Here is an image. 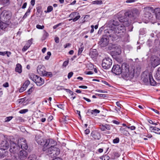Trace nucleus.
I'll return each mask as SVG.
<instances>
[{"label": "nucleus", "instance_id": "3c124183", "mask_svg": "<svg viewBox=\"0 0 160 160\" xmlns=\"http://www.w3.org/2000/svg\"><path fill=\"white\" fill-rule=\"evenodd\" d=\"M73 75V72H69L68 74V79H70L71 78Z\"/></svg>", "mask_w": 160, "mask_h": 160}, {"label": "nucleus", "instance_id": "f257e3e1", "mask_svg": "<svg viewBox=\"0 0 160 160\" xmlns=\"http://www.w3.org/2000/svg\"><path fill=\"white\" fill-rule=\"evenodd\" d=\"M126 29L124 25L120 24L117 21H113L112 24L109 26V29L105 31L106 36H103L99 43L101 46L104 47L108 44L109 37L113 41L122 38L125 34Z\"/></svg>", "mask_w": 160, "mask_h": 160}, {"label": "nucleus", "instance_id": "4c0bfd02", "mask_svg": "<svg viewBox=\"0 0 160 160\" xmlns=\"http://www.w3.org/2000/svg\"><path fill=\"white\" fill-rule=\"evenodd\" d=\"M51 55V52H47V55L45 57V59L47 60H48Z\"/></svg>", "mask_w": 160, "mask_h": 160}, {"label": "nucleus", "instance_id": "4d7b16f0", "mask_svg": "<svg viewBox=\"0 0 160 160\" xmlns=\"http://www.w3.org/2000/svg\"><path fill=\"white\" fill-rule=\"evenodd\" d=\"M112 122L113 123L117 125H119L120 124V122H119L115 120H113L112 121Z\"/></svg>", "mask_w": 160, "mask_h": 160}, {"label": "nucleus", "instance_id": "a18cd8bd", "mask_svg": "<svg viewBox=\"0 0 160 160\" xmlns=\"http://www.w3.org/2000/svg\"><path fill=\"white\" fill-rule=\"evenodd\" d=\"M29 47H28V46L25 45L22 49V52H25L26 51Z\"/></svg>", "mask_w": 160, "mask_h": 160}, {"label": "nucleus", "instance_id": "8fccbe9b", "mask_svg": "<svg viewBox=\"0 0 160 160\" xmlns=\"http://www.w3.org/2000/svg\"><path fill=\"white\" fill-rule=\"evenodd\" d=\"M96 95L100 97H106V95L105 94H96Z\"/></svg>", "mask_w": 160, "mask_h": 160}, {"label": "nucleus", "instance_id": "aec40b11", "mask_svg": "<svg viewBox=\"0 0 160 160\" xmlns=\"http://www.w3.org/2000/svg\"><path fill=\"white\" fill-rule=\"evenodd\" d=\"M91 136L95 139L99 140L101 137L100 133L96 131H93L91 133Z\"/></svg>", "mask_w": 160, "mask_h": 160}, {"label": "nucleus", "instance_id": "2f4dec72", "mask_svg": "<svg viewBox=\"0 0 160 160\" xmlns=\"http://www.w3.org/2000/svg\"><path fill=\"white\" fill-rule=\"evenodd\" d=\"M31 10V8L29 7L28 9L24 15L23 18H26L27 17V16L28 15V14L30 12Z\"/></svg>", "mask_w": 160, "mask_h": 160}, {"label": "nucleus", "instance_id": "4468645a", "mask_svg": "<svg viewBox=\"0 0 160 160\" xmlns=\"http://www.w3.org/2000/svg\"><path fill=\"white\" fill-rule=\"evenodd\" d=\"M144 9L145 10V17L150 20H152V15L151 13L148 11L151 10V11H152L153 10V8L151 7H148L145 8Z\"/></svg>", "mask_w": 160, "mask_h": 160}, {"label": "nucleus", "instance_id": "9d476101", "mask_svg": "<svg viewBox=\"0 0 160 160\" xmlns=\"http://www.w3.org/2000/svg\"><path fill=\"white\" fill-rule=\"evenodd\" d=\"M11 141L10 138H7L4 140L1 143V147L5 150L8 149L10 146Z\"/></svg>", "mask_w": 160, "mask_h": 160}, {"label": "nucleus", "instance_id": "a878e982", "mask_svg": "<svg viewBox=\"0 0 160 160\" xmlns=\"http://www.w3.org/2000/svg\"><path fill=\"white\" fill-rule=\"evenodd\" d=\"M15 71L19 73H21L22 72V67L20 64L18 63L16 65V66L15 68Z\"/></svg>", "mask_w": 160, "mask_h": 160}, {"label": "nucleus", "instance_id": "13d9d810", "mask_svg": "<svg viewBox=\"0 0 160 160\" xmlns=\"http://www.w3.org/2000/svg\"><path fill=\"white\" fill-rule=\"evenodd\" d=\"M3 86L5 88L8 87H9V84L8 82H6L3 84Z\"/></svg>", "mask_w": 160, "mask_h": 160}, {"label": "nucleus", "instance_id": "c9c22d12", "mask_svg": "<svg viewBox=\"0 0 160 160\" xmlns=\"http://www.w3.org/2000/svg\"><path fill=\"white\" fill-rule=\"evenodd\" d=\"M32 38L30 40H29L27 42L26 45L27 46H28V47H30V46L32 44Z\"/></svg>", "mask_w": 160, "mask_h": 160}, {"label": "nucleus", "instance_id": "20e7f679", "mask_svg": "<svg viewBox=\"0 0 160 160\" xmlns=\"http://www.w3.org/2000/svg\"><path fill=\"white\" fill-rule=\"evenodd\" d=\"M143 75L144 78L143 80L146 84L149 81L151 85L155 86L157 85V82L153 78L152 72H145L143 74Z\"/></svg>", "mask_w": 160, "mask_h": 160}, {"label": "nucleus", "instance_id": "72a5a7b5", "mask_svg": "<svg viewBox=\"0 0 160 160\" xmlns=\"http://www.w3.org/2000/svg\"><path fill=\"white\" fill-rule=\"evenodd\" d=\"M100 112V111L97 109H95L91 111V113L92 114H98Z\"/></svg>", "mask_w": 160, "mask_h": 160}, {"label": "nucleus", "instance_id": "603ef678", "mask_svg": "<svg viewBox=\"0 0 160 160\" xmlns=\"http://www.w3.org/2000/svg\"><path fill=\"white\" fill-rule=\"evenodd\" d=\"M57 106L58 108L62 109H64V105L63 104L57 105Z\"/></svg>", "mask_w": 160, "mask_h": 160}, {"label": "nucleus", "instance_id": "423d86ee", "mask_svg": "<svg viewBox=\"0 0 160 160\" xmlns=\"http://www.w3.org/2000/svg\"><path fill=\"white\" fill-rule=\"evenodd\" d=\"M37 71L40 75L44 76L51 77L52 74L51 72H47L45 70V67L42 65H39L37 68Z\"/></svg>", "mask_w": 160, "mask_h": 160}, {"label": "nucleus", "instance_id": "9b49d317", "mask_svg": "<svg viewBox=\"0 0 160 160\" xmlns=\"http://www.w3.org/2000/svg\"><path fill=\"white\" fill-rule=\"evenodd\" d=\"M112 72L117 75L121 74L122 72V65L121 66L120 65L118 64L114 65L112 68Z\"/></svg>", "mask_w": 160, "mask_h": 160}, {"label": "nucleus", "instance_id": "774afa93", "mask_svg": "<svg viewBox=\"0 0 160 160\" xmlns=\"http://www.w3.org/2000/svg\"><path fill=\"white\" fill-rule=\"evenodd\" d=\"M27 5V2H25L23 5L22 6V9H24L26 8Z\"/></svg>", "mask_w": 160, "mask_h": 160}, {"label": "nucleus", "instance_id": "cd10ccee", "mask_svg": "<svg viewBox=\"0 0 160 160\" xmlns=\"http://www.w3.org/2000/svg\"><path fill=\"white\" fill-rule=\"evenodd\" d=\"M37 157L34 154L30 155L28 159V160H36Z\"/></svg>", "mask_w": 160, "mask_h": 160}, {"label": "nucleus", "instance_id": "c85d7f7f", "mask_svg": "<svg viewBox=\"0 0 160 160\" xmlns=\"http://www.w3.org/2000/svg\"><path fill=\"white\" fill-rule=\"evenodd\" d=\"M121 53V50L120 49V48H118L117 49V51H114L112 52V53H113V54H114L115 55H119Z\"/></svg>", "mask_w": 160, "mask_h": 160}, {"label": "nucleus", "instance_id": "6e6552de", "mask_svg": "<svg viewBox=\"0 0 160 160\" xmlns=\"http://www.w3.org/2000/svg\"><path fill=\"white\" fill-rule=\"evenodd\" d=\"M112 64V61L111 59L109 57H107L104 59L102 63V68L106 69L109 68Z\"/></svg>", "mask_w": 160, "mask_h": 160}, {"label": "nucleus", "instance_id": "39448f33", "mask_svg": "<svg viewBox=\"0 0 160 160\" xmlns=\"http://www.w3.org/2000/svg\"><path fill=\"white\" fill-rule=\"evenodd\" d=\"M12 13L9 11L4 10L0 15V19L1 21L7 22L10 19Z\"/></svg>", "mask_w": 160, "mask_h": 160}, {"label": "nucleus", "instance_id": "e2e57ef3", "mask_svg": "<svg viewBox=\"0 0 160 160\" xmlns=\"http://www.w3.org/2000/svg\"><path fill=\"white\" fill-rule=\"evenodd\" d=\"M109 158L108 156L106 155V156H104L103 157L102 160H103V158L104 159L103 160H108L109 159Z\"/></svg>", "mask_w": 160, "mask_h": 160}, {"label": "nucleus", "instance_id": "052dcab7", "mask_svg": "<svg viewBox=\"0 0 160 160\" xmlns=\"http://www.w3.org/2000/svg\"><path fill=\"white\" fill-rule=\"evenodd\" d=\"M68 63V61H65L64 62L63 64V66L64 67L66 66Z\"/></svg>", "mask_w": 160, "mask_h": 160}, {"label": "nucleus", "instance_id": "6e6d98bb", "mask_svg": "<svg viewBox=\"0 0 160 160\" xmlns=\"http://www.w3.org/2000/svg\"><path fill=\"white\" fill-rule=\"evenodd\" d=\"M148 121L149 122L150 124H152L153 125H158L157 123L153 122L152 120H149Z\"/></svg>", "mask_w": 160, "mask_h": 160}, {"label": "nucleus", "instance_id": "6ab92c4d", "mask_svg": "<svg viewBox=\"0 0 160 160\" xmlns=\"http://www.w3.org/2000/svg\"><path fill=\"white\" fill-rule=\"evenodd\" d=\"M139 12L138 10L136 9H133L131 12L128 13V17H132L133 19L135 18L139 15Z\"/></svg>", "mask_w": 160, "mask_h": 160}, {"label": "nucleus", "instance_id": "ea45409f", "mask_svg": "<svg viewBox=\"0 0 160 160\" xmlns=\"http://www.w3.org/2000/svg\"><path fill=\"white\" fill-rule=\"evenodd\" d=\"M119 138H116L113 140V142L114 143H117L119 142Z\"/></svg>", "mask_w": 160, "mask_h": 160}, {"label": "nucleus", "instance_id": "412c9836", "mask_svg": "<svg viewBox=\"0 0 160 160\" xmlns=\"http://www.w3.org/2000/svg\"><path fill=\"white\" fill-rule=\"evenodd\" d=\"M10 0H0V5L3 7H6L9 6L10 4Z\"/></svg>", "mask_w": 160, "mask_h": 160}, {"label": "nucleus", "instance_id": "c756f323", "mask_svg": "<svg viewBox=\"0 0 160 160\" xmlns=\"http://www.w3.org/2000/svg\"><path fill=\"white\" fill-rule=\"evenodd\" d=\"M48 33L45 30L43 31V34L42 37V38L43 39H45L48 36Z\"/></svg>", "mask_w": 160, "mask_h": 160}, {"label": "nucleus", "instance_id": "49530a36", "mask_svg": "<svg viewBox=\"0 0 160 160\" xmlns=\"http://www.w3.org/2000/svg\"><path fill=\"white\" fill-rule=\"evenodd\" d=\"M13 118V117L12 116L7 117L5 118V121L6 122H9L10 120H11Z\"/></svg>", "mask_w": 160, "mask_h": 160}, {"label": "nucleus", "instance_id": "c03bdc74", "mask_svg": "<svg viewBox=\"0 0 160 160\" xmlns=\"http://www.w3.org/2000/svg\"><path fill=\"white\" fill-rule=\"evenodd\" d=\"M8 53H9V54H11V52H0V55L4 56Z\"/></svg>", "mask_w": 160, "mask_h": 160}, {"label": "nucleus", "instance_id": "bb28decb", "mask_svg": "<svg viewBox=\"0 0 160 160\" xmlns=\"http://www.w3.org/2000/svg\"><path fill=\"white\" fill-rule=\"evenodd\" d=\"M154 77L156 80L160 81V67L158 68Z\"/></svg>", "mask_w": 160, "mask_h": 160}, {"label": "nucleus", "instance_id": "7ed1b4c3", "mask_svg": "<svg viewBox=\"0 0 160 160\" xmlns=\"http://www.w3.org/2000/svg\"><path fill=\"white\" fill-rule=\"evenodd\" d=\"M43 150L52 158L56 157L60 153L59 149L55 147H51L47 149L43 148Z\"/></svg>", "mask_w": 160, "mask_h": 160}, {"label": "nucleus", "instance_id": "f8f14e48", "mask_svg": "<svg viewBox=\"0 0 160 160\" xmlns=\"http://www.w3.org/2000/svg\"><path fill=\"white\" fill-rule=\"evenodd\" d=\"M10 144V152L13 153H16L18 152L19 149L18 145H17L16 143L13 141H11Z\"/></svg>", "mask_w": 160, "mask_h": 160}, {"label": "nucleus", "instance_id": "338daca9", "mask_svg": "<svg viewBox=\"0 0 160 160\" xmlns=\"http://www.w3.org/2000/svg\"><path fill=\"white\" fill-rule=\"evenodd\" d=\"M79 88H82L83 89H87L88 87L86 86H80L78 87Z\"/></svg>", "mask_w": 160, "mask_h": 160}, {"label": "nucleus", "instance_id": "37998d69", "mask_svg": "<svg viewBox=\"0 0 160 160\" xmlns=\"http://www.w3.org/2000/svg\"><path fill=\"white\" fill-rule=\"evenodd\" d=\"M127 128L130 129L131 130H135L136 129V127L134 126H127Z\"/></svg>", "mask_w": 160, "mask_h": 160}, {"label": "nucleus", "instance_id": "ddd939ff", "mask_svg": "<svg viewBox=\"0 0 160 160\" xmlns=\"http://www.w3.org/2000/svg\"><path fill=\"white\" fill-rule=\"evenodd\" d=\"M35 140L38 144L41 145L43 146V148H45V144H46V139H43L41 135L40 134H37L36 136Z\"/></svg>", "mask_w": 160, "mask_h": 160}, {"label": "nucleus", "instance_id": "5fc2aeb1", "mask_svg": "<svg viewBox=\"0 0 160 160\" xmlns=\"http://www.w3.org/2000/svg\"><path fill=\"white\" fill-rule=\"evenodd\" d=\"M114 154L115 157H118L120 156V154L119 153L117 152H114Z\"/></svg>", "mask_w": 160, "mask_h": 160}, {"label": "nucleus", "instance_id": "7c9ffc66", "mask_svg": "<svg viewBox=\"0 0 160 160\" xmlns=\"http://www.w3.org/2000/svg\"><path fill=\"white\" fill-rule=\"evenodd\" d=\"M92 3L94 4H101L102 3V2L101 0H96L92 1Z\"/></svg>", "mask_w": 160, "mask_h": 160}, {"label": "nucleus", "instance_id": "f3484780", "mask_svg": "<svg viewBox=\"0 0 160 160\" xmlns=\"http://www.w3.org/2000/svg\"><path fill=\"white\" fill-rule=\"evenodd\" d=\"M56 144V142L52 139H48L46 140L45 148H47L51 147H54Z\"/></svg>", "mask_w": 160, "mask_h": 160}, {"label": "nucleus", "instance_id": "5701e85b", "mask_svg": "<svg viewBox=\"0 0 160 160\" xmlns=\"http://www.w3.org/2000/svg\"><path fill=\"white\" fill-rule=\"evenodd\" d=\"M8 152L7 151L2 149L0 148V158H3L7 156Z\"/></svg>", "mask_w": 160, "mask_h": 160}, {"label": "nucleus", "instance_id": "bf43d9fd", "mask_svg": "<svg viewBox=\"0 0 160 160\" xmlns=\"http://www.w3.org/2000/svg\"><path fill=\"white\" fill-rule=\"evenodd\" d=\"M154 112L156 113L159 114V112L158 111V110H155L153 108H150Z\"/></svg>", "mask_w": 160, "mask_h": 160}, {"label": "nucleus", "instance_id": "393cba45", "mask_svg": "<svg viewBox=\"0 0 160 160\" xmlns=\"http://www.w3.org/2000/svg\"><path fill=\"white\" fill-rule=\"evenodd\" d=\"M120 132L122 134L125 136H128L129 135V133L128 131L126 130L125 128L121 127L120 128Z\"/></svg>", "mask_w": 160, "mask_h": 160}, {"label": "nucleus", "instance_id": "680f3d73", "mask_svg": "<svg viewBox=\"0 0 160 160\" xmlns=\"http://www.w3.org/2000/svg\"><path fill=\"white\" fill-rule=\"evenodd\" d=\"M54 40L56 43H58L59 42V38L58 37H56L54 38Z\"/></svg>", "mask_w": 160, "mask_h": 160}, {"label": "nucleus", "instance_id": "09e8293b", "mask_svg": "<svg viewBox=\"0 0 160 160\" xmlns=\"http://www.w3.org/2000/svg\"><path fill=\"white\" fill-rule=\"evenodd\" d=\"M65 88H64L63 86H58L57 87V89L58 90H64Z\"/></svg>", "mask_w": 160, "mask_h": 160}, {"label": "nucleus", "instance_id": "f03ea898", "mask_svg": "<svg viewBox=\"0 0 160 160\" xmlns=\"http://www.w3.org/2000/svg\"><path fill=\"white\" fill-rule=\"evenodd\" d=\"M127 64L125 63L122 64V77L126 80H130L133 78L134 74V70H130Z\"/></svg>", "mask_w": 160, "mask_h": 160}, {"label": "nucleus", "instance_id": "4be33fe9", "mask_svg": "<svg viewBox=\"0 0 160 160\" xmlns=\"http://www.w3.org/2000/svg\"><path fill=\"white\" fill-rule=\"evenodd\" d=\"M30 82L29 80L26 81L23 83L22 86L19 90L20 92H22L25 91L28 85L30 84Z\"/></svg>", "mask_w": 160, "mask_h": 160}, {"label": "nucleus", "instance_id": "a19ab883", "mask_svg": "<svg viewBox=\"0 0 160 160\" xmlns=\"http://www.w3.org/2000/svg\"><path fill=\"white\" fill-rule=\"evenodd\" d=\"M104 126L105 127L106 131L110 130L111 128L109 124H106L104 125Z\"/></svg>", "mask_w": 160, "mask_h": 160}, {"label": "nucleus", "instance_id": "58836bf2", "mask_svg": "<svg viewBox=\"0 0 160 160\" xmlns=\"http://www.w3.org/2000/svg\"><path fill=\"white\" fill-rule=\"evenodd\" d=\"M28 109H23L20 110L19 111V113L21 114L25 113L26 112H28Z\"/></svg>", "mask_w": 160, "mask_h": 160}, {"label": "nucleus", "instance_id": "b1692460", "mask_svg": "<svg viewBox=\"0 0 160 160\" xmlns=\"http://www.w3.org/2000/svg\"><path fill=\"white\" fill-rule=\"evenodd\" d=\"M154 12L156 18L158 20H160V8H157L155 9Z\"/></svg>", "mask_w": 160, "mask_h": 160}, {"label": "nucleus", "instance_id": "e433bc0d", "mask_svg": "<svg viewBox=\"0 0 160 160\" xmlns=\"http://www.w3.org/2000/svg\"><path fill=\"white\" fill-rule=\"evenodd\" d=\"M90 54L92 58H94V57L97 56V53L96 51L95 52H93L92 53L91 52Z\"/></svg>", "mask_w": 160, "mask_h": 160}, {"label": "nucleus", "instance_id": "f704fd0d", "mask_svg": "<svg viewBox=\"0 0 160 160\" xmlns=\"http://www.w3.org/2000/svg\"><path fill=\"white\" fill-rule=\"evenodd\" d=\"M53 10V8L51 6H48L47 8V11H45L46 13H49L51 12Z\"/></svg>", "mask_w": 160, "mask_h": 160}, {"label": "nucleus", "instance_id": "473e14b6", "mask_svg": "<svg viewBox=\"0 0 160 160\" xmlns=\"http://www.w3.org/2000/svg\"><path fill=\"white\" fill-rule=\"evenodd\" d=\"M82 45L80 46V48H79L78 52V55H80L83 50L84 47L82 46Z\"/></svg>", "mask_w": 160, "mask_h": 160}, {"label": "nucleus", "instance_id": "dca6fc26", "mask_svg": "<svg viewBox=\"0 0 160 160\" xmlns=\"http://www.w3.org/2000/svg\"><path fill=\"white\" fill-rule=\"evenodd\" d=\"M151 64L152 66L155 68L160 64V59L157 57L152 58L151 60Z\"/></svg>", "mask_w": 160, "mask_h": 160}, {"label": "nucleus", "instance_id": "1a4fd4ad", "mask_svg": "<svg viewBox=\"0 0 160 160\" xmlns=\"http://www.w3.org/2000/svg\"><path fill=\"white\" fill-rule=\"evenodd\" d=\"M18 145L19 148H20L22 150H26L28 148V146L26 141L24 138H22L19 139L18 142Z\"/></svg>", "mask_w": 160, "mask_h": 160}, {"label": "nucleus", "instance_id": "864d4df0", "mask_svg": "<svg viewBox=\"0 0 160 160\" xmlns=\"http://www.w3.org/2000/svg\"><path fill=\"white\" fill-rule=\"evenodd\" d=\"M100 129L102 131H106V130L105 128V127L104 125H102V126H101Z\"/></svg>", "mask_w": 160, "mask_h": 160}, {"label": "nucleus", "instance_id": "a211bd4d", "mask_svg": "<svg viewBox=\"0 0 160 160\" xmlns=\"http://www.w3.org/2000/svg\"><path fill=\"white\" fill-rule=\"evenodd\" d=\"M69 17L72 19L73 22H75L78 20L80 18V16L78 13L73 12L69 15Z\"/></svg>", "mask_w": 160, "mask_h": 160}, {"label": "nucleus", "instance_id": "79ce46f5", "mask_svg": "<svg viewBox=\"0 0 160 160\" xmlns=\"http://www.w3.org/2000/svg\"><path fill=\"white\" fill-rule=\"evenodd\" d=\"M36 27L37 28L39 29H43L44 28L43 25L41 26L39 24L37 25Z\"/></svg>", "mask_w": 160, "mask_h": 160}, {"label": "nucleus", "instance_id": "0e129e2a", "mask_svg": "<svg viewBox=\"0 0 160 160\" xmlns=\"http://www.w3.org/2000/svg\"><path fill=\"white\" fill-rule=\"evenodd\" d=\"M84 132L86 135L88 134L90 132V130L89 129H86L84 131Z\"/></svg>", "mask_w": 160, "mask_h": 160}, {"label": "nucleus", "instance_id": "69168bd1", "mask_svg": "<svg viewBox=\"0 0 160 160\" xmlns=\"http://www.w3.org/2000/svg\"><path fill=\"white\" fill-rule=\"evenodd\" d=\"M135 1V0H127L126 1V2L127 3H129L133 2H134Z\"/></svg>", "mask_w": 160, "mask_h": 160}, {"label": "nucleus", "instance_id": "de8ad7c7", "mask_svg": "<svg viewBox=\"0 0 160 160\" xmlns=\"http://www.w3.org/2000/svg\"><path fill=\"white\" fill-rule=\"evenodd\" d=\"M155 128H156V126L155 127H152V126H150L149 128V129L150 132H154V129Z\"/></svg>", "mask_w": 160, "mask_h": 160}, {"label": "nucleus", "instance_id": "2eb2a0df", "mask_svg": "<svg viewBox=\"0 0 160 160\" xmlns=\"http://www.w3.org/2000/svg\"><path fill=\"white\" fill-rule=\"evenodd\" d=\"M28 155L27 152L25 149L21 150L18 154V158L19 159L21 160L25 159Z\"/></svg>", "mask_w": 160, "mask_h": 160}, {"label": "nucleus", "instance_id": "0eeeda50", "mask_svg": "<svg viewBox=\"0 0 160 160\" xmlns=\"http://www.w3.org/2000/svg\"><path fill=\"white\" fill-rule=\"evenodd\" d=\"M29 77L38 86H40L44 84V80L40 77L34 74L29 75Z\"/></svg>", "mask_w": 160, "mask_h": 160}]
</instances>
